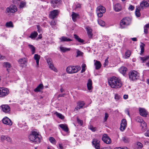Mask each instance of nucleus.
<instances>
[{"mask_svg": "<svg viewBox=\"0 0 149 149\" xmlns=\"http://www.w3.org/2000/svg\"><path fill=\"white\" fill-rule=\"evenodd\" d=\"M109 86L113 88L118 89L120 88L123 85L121 80L118 78L113 76L108 80Z\"/></svg>", "mask_w": 149, "mask_h": 149, "instance_id": "f257e3e1", "label": "nucleus"}, {"mask_svg": "<svg viewBox=\"0 0 149 149\" xmlns=\"http://www.w3.org/2000/svg\"><path fill=\"white\" fill-rule=\"evenodd\" d=\"M41 136L39 134L36 130H33L29 136V139L31 141L39 143L40 141Z\"/></svg>", "mask_w": 149, "mask_h": 149, "instance_id": "f03ea898", "label": "nucleus"}, {"mask_svg": "<svg viewBox=\"0 0 149 149\" xmlns=\"http://www.w3.org/2000/svg\"><path fill=\"white\" fill-rule=\"evenodd\" d=\"M80 69V67L78 66H69L66 68V71L68 73L73 74L77 72Z\"/></svg>", "mask_w": 149, "mask_h": 149, "instance_id": "7ed1b4c3", "label": "nucleus"}, {"mask_svg": "<svg viewBox=\"0 0 149 149\" xmlns=\"http://www.w3.org/2000/svg\"><path fill=\"white\" fill-rule=\"evenodd\" d=\"M131 19L129 17L123 18L121 20L120 23V25L121 28L123 29L126 27L130 24L131 23Z\"/></svg>", "mask_w": 149, "mask_h": 149, "instance_id": "20e7f679", "label": "nucleus"}, {"mask_svg": "<svg viewBox=\"0 0 149 149\" xmlns=\"http://www.w3.org/2000/svg\"><path fill=\"white\" fill-rule=\"evenodd\" d=\"M139 73L135 71L130 72L129 73V76L130 79L132 81H135L139 78Z\"/></svg>", "mask_w": 149, "mask_h": 149, "instance_id": "39448f33", "label": "nucleus"}, {"mask_svg": "<svg viewBox=\"0 0 149 149\" xmlns=\"http://www.w3.org/2000/svg\"><path fill=\"white\" fill-rule=\"evenodd\" d=\"M9 93L8 89L6 88H0V97H3L8 95Z\"/></svg>", "mask_w": 149, "mask_h": 149, "instance_id": "423d86ee", "label": "nucleus"}, {"mask_svg": "<svg viewBox=\"0 0 149 149\" xmlns=\"http://www.w3.org/2000/svg\"><path fill=\"white\" fill-rule=\"evenodd\" d=\"M17 11V7L14 5H11L9 7H8L6 9L7 13H14Z\"/></svg>", "mask_w": 149, "mask_h": 149, "instance_id": "0eeeda50", "label": "nucleus"}, {"mask_svg": "<svg viewBox=\"0 0 149 149\" xmlns=\"http://www.w3.org/2000/svg\"><path fill=\"white\" fill-rule=\"evenodd\" d=\"M102 140L105 143L107 144H109L111 143V139L106 134L103 135L102 137Z\"/></svg>", "mask_w": 149, "mask_h": 149, "instance_id": "6e6552de", "label": "nucleus"}, {"mask_svg": "<svg viewBox=\"0 0 149 149\" xmlns=\"http://www.w3.org/2000/svg\"><path fill=\"white\" fill-rule=\"evenodd\" d=\"M61 0H51V5L54 8H55L58 7V5L61 4Z\"/></svg>", "mask_w": 149, "mask_h": 149, "instance_id": "1a4fd4ad", "label": "nucleus"}, {"mask_svg": "<svg viewBox=\"0 0 149 149\" xmlns=\"http://www.w3.org/2000/svg\"><path fill=\"white\" fill-rule=\"evenodd\" d=\"M85 105V103L84 101H79L77 103V106L75 108L74 110H79L80 109H82Z\"/></svg>", "mask_w": 149, "mask_h": 149, "instance_id": "9d476101", "label": "nucleus"}, {"mask_svg": "<svg viewBox=\"0 0 149 149\" xmlns=\"http://www.w3.org/2000/svg\"><path fill=\"white\" fill-rule=\"evenodd\" d=\"M100 141L97 139H93L92 143L93 146L96 149H100Z\"/></svg>", "mask_w": 149, "mask_h": 149, "instance_id": "9b49d317", "label": "nucleus"}, {"mask_svg": "<svg viewBox=\"0 0 149 149\" xmlns=\"http://www.w3.org/2000/svg\"><path fill=\"white\" fill-rule=\"evenodd\" d=\"M59 13V11L58 10H54L50 12L49 16L51 19H54Z\"/></svg>", "mask_w": 149, "mask_h": 149, "instance_id": "f8f14e48", "label": "nucleus"}, {"mask_svg": "<svg viewBox=\"0 0 149 149\" xmlns=\"http://www.w3.org/2000/svg\"><path fill=\"white\" fill-rule=\"evenodd\" d=\"M127 125L126 121L125 119H123L120 124V129L121 131H123L125 129Z\"/></svg>", "mask_w": 149, "mask_h": 149, "instance_id": "ddd939ff", "label": "nucleus"}, {"mask_svg": "<svg viewBox=\"0 0 149 149\" xmlns=\"http://www.w3.org/2000/svg\"><path fill=\"white\" fill-rule=\"evenodd\" d=\"M2 122L3 124L9 125H11L12 124L11 120L7 117H5L3 119Z\"/></svg>", "mask_w": 149, "mask_h": 149, "instance_id": "4468645a", "label": "nucleus"}, {"mask_svg": "<svg viewBox=\"0 0 149 149\" xmlns=\"http://www.w3.org/2000/svg\"><path fill=\"white\" fill-rule=\"evenodd\" d=\"M58 126L64 132L67 133H69V132L68 128L66 124H61L59 125Z\"/></svg>", "mask_w": 149, "mask_h": 149, "instance_id": "2eb2a0df", "label": "nucleus"}, {"mask_svg": "<svg viewBox=\"0 0 149 149\" xmlns=\"http://www.w3.org/2000/svg\"><path fill=\"white\" fill-rule=\"evenodd\" d=\"M113 10L116 12H118L122 10L121 5L120 3H116L113 6Z\"/></svg>", "mask_w": 149, "mask_h": 149, "instance_id": "dca6fc26", "label": "nucleus"}, {"mask_svg": "<svg viewBox=\"0 0 149 149\" xmlns=\"http://www.w3.org/2000/svg\"><path fill=\"white\" fill-rule=\"evenodd\" d=\"M3 111L5 113H8L10 110V108L7 105H3L1 106Z\"/></svg>", "mask_w": 149, "mask_h": 149, "instance_id": "f3484780", "label": "nucleus"}, {"mask_svg": "<svg viewBox=\"0 0 149 149\" xmlns=\"http://www.w3.org/2000/svg\"><path fill=\"white\" fill-rule=\"evenodd\" d=\"M139 111L140 115L144 117H146L147 115V113L146 110L143 108H139Z\"/></svg>", "mask_w": 149, "mask_h": 149, "instance_id": "a211bd4d", "label": "nucleus"}, {"mask_svg": "<svg viewBox=\"0 0 149 149\" xmlns=\"http://www.w3.org/2000/svg\"><path fill=\"white\" fill-rule=\"evenodd\" d=\"M1 139L2 141L6 140L8 142H10L11 141V138L8 136H1Z\"/></svg>", "mask_w": 149, "mask_h": 149, "instance_id": "6ab92c4d", "label": "nucleus"}, {"mask_svg": "<svg viewBox=\"0 0 149 149\" xmlns=\"http://www.w3.org/2000/svg\"><path fill=\"white\" fill-rule=\"evenodd\" d=\"M33 58L34 59L36 60V67H38L40 56L37 54H36L34 55Z\"/></svg>", "mask_w": 149, "mask_h": 149, "instance_id": "aec40b11", "label": "nucleus"}, {"mask_svg": "<svg viewBox=\"0 0 149 149\" xmlns=\"http://www.w3.org/2000/svg\"><path fill=\"white\" fill-rule=\"evenodd\" d=\"M86 29L87 31L88 37L89 38H91L93 36V33H92V29L88 26L86 27Z\"/></svg>", "mask_w": 149, "mask_h": 149, "instance_id": "412c9836", "label": "nucleus"}, {"mask_svg": "<svg viewBox=\"0 0 149 149\" xmlns=\"http://www.w3.org/2000/svg\"><path fill=\"white\" fill-rule=\"evenodd\" d=\"M71 16L72 20L74 22L76 21V19L77 18H79V15L73 12H72Z\"/></svg>", "mask_w": 149, "mask_h": 149, "instance_id": "4be33fe9", "label": "nucleus"}, {"mask_svg": "<svg viewBox=\"0 0 149 149\" xmlns=\"http://www.w3.org/2000/svg\"><path fill=\"white\" fill-rule=\"evenodd\" d=\"M140 126L141 130L143 132L145 131L147 129L146 124L144 121L140 123Z\"/></svg>", "mask_w": 149, "mask_h": 149, "instance_id": "5701e85b", "label": "nucleus"}, {"mask_svg": "<svg viewBox=\"0 0 149 149\" xmlns=\"http://www.w3.org/2000/svg\"><path fill=\"white\" fill-rule=\"evenodd\" d=\"M96 11H99L102 13H105L106 12V9L104 7L100 6L97 7Z\"/></svg>", "mask_w": 149, "mask_h": 149, "instance_id": "b1692460", "label": "nucleus"}, {"mask_svg": "<svg viewBox=\"0 0 149 149\" xmlns=\"http://www.w3.org/2000/svg\"><path fill=\"white\" fill-rule=\"evenodd\" d=\"M94 61H95L94 65L95 66V69L96 70H98L100 69L101 66L100 62L99 61L95 60H94Z\"/></svg>", "mask_w": 149, "mask_h": 149, "instance_id": "393cba45", "label": "nucleus"}, {"mask_svg": "<svg viewBox=\"0 0 149 149\" xmlns=\"http://www.w3.org/2000/svg\"><path fill=\"white\" fill-rule=\"evenodd\" d=\"M61 42H70L72 41V40L65 36H62L59 38Z\"/></svg>", "mask_w": 149, "mask_h": 149, "instance_id": "a878e982", "label": "nucleus"}, {"mask_svg": "<svg viewBox=\"0 0 149 149\" xmlns=\"http://www.w3.org/2000/svg\"><path fill=\"white\" fill-rule=\"evenodd\" d=\"M43 87L44 86L42 84H40L34 89V91L35 92H40L41 90L43 89Z\"/></svg>", "mask_w": 149, "mask_h": 149, "instance_id": "bb28decb", "label": "nucleus"}, {"mask_svg": "<svg viewBox=\"0 0 149 149\" xmlns=\"http://www.w3.org/2000/svg\"><path fill=\"white\" fill-rule=\"evenodd\" d=\"M18 63L20 64H25L27 63V60L25 58H23L19 59L18 61Z\"/></svg>", "mask_w": 149, "mask_h": 149, "instance_id": "cd10ccee", "label": "nucleus"}, {"mask_svg": "<svg viewBox=\"0 0 149 149\" xmlns=\"http://www.w3.org/2000/svg\"><path fill=\"white\" fill-rule=\"evenodd\" d=\"M127 70V68L123 66L121 67L119 69L120 72L123 74H124L126 73Z\"/></svg>", "mask_w": 149, "mask_h": 149, "instance_id": "c85d7f7f", "label": "nucleus"}, {"mask_svg": "<svg viewBox=\"0 0 149 149\" xmlns=\"http://www.w3.org/2000/svg\"><path fill=\"white\" fill-rule=\"evenodd\" d=\"M60 49L61 52L64 53L70 51L71 50V48L64 47L61 46L60 47Z\"/></svg>", "mask_w": 149, "mask_h": 149, "instance_id": "c756f323", "label": "nucleus"}, {"mask_svg": "<svg viewBox=\"0 0 149 149\" xmlns=\"http://www.w3.org/2000/svg\"><path fill=\"white\" fill-rule=\"evenodd\" d=\"M87 86L88 90H90L92 88V81L90 79L88 80Z\"/></svg>", "mask_w": 149, "mask_h": 149, "instance_id": "7c9ffc66", "label": "nucleus"}, {"mask_svg": "<svg viewBox=\"0 0 149 149\" xmlns=\"http://www.w3.org/2000/svg\"><path fill=\"white\" fill-rule=\"evenodd\" d=\"M74 38L78 42L81 43H82L84 42V40L81 39L77 35L75 34L74 35Z\"/></svg>", "mask_w": 149, "mask_h": 149, "instance_id": "2f4dec72", "label": "nucleus"}, {"mask_svg": "<svg viewBox=\"0 0 149 149\" xmlns=\"http://www.w3.org/2000/svg\"><path fill=\"white\" fill-rule=\"evenodd\" d=\"M28 46L31 50L32 54H34L36 52V48L34 47L33 45L31 44H29Z\"/></svg>", "mask_w": 149, "mask_h": 149, "instance_id": "473e14b6", "label": "nucleus"}, {"mask_svg": "<svg viewBox=\"0 0 149 149\" xmlns=\"http://www.w3.org/2000/svg\"><path fill=\"white\" fill-rule=\"evenodd\" d=\"M140 6L142 8H143V7H148L149 6V4L147 1H144L140 4Z\"/></svg>", "mask_w": 149, "mask_h": 149, "instance_id": "72a5a7b5", "label": "nucleus"}, {"mask_svg": "<svg viewBox=\"0 0 149 149\" xmlns=\"http://www.w3.org/2000/svg\"><path fill=\"white\" fill-rule=\"evenodd\" d=\"M3 66L7 68V70H8V68H10L11 67V64L9 62H4L3 64Z\"/></svg>", "mask_w": 149, "mask_h": 149, "instance_id": "f704fd0d", "label": "nucleus"}, {"mask_svg": "<svg viewBox=\"0 0 149 149\" xmlns=\"http://www.w3.org/2000/svg\"><path fill=\"white\" fill-rule=\"evenodd\" d=\"M38 33L37 32L34 31L31 33L29 37L32 39L35 38L37 36Z\"/></svg>", "mask_w": 149, "mask_h": 149, "instance_id": "c9c22d12", "label": "nucleus"}, {"mask_svg": "<svg viewBox=\"0 0 149 149\" xmlns=\"http://www.w3.org/2000/svg\"><path fill=\"white\" fill-rule=\"evenodd\" d=\"M131 54L130 51L129 50H127L125 52V58H129Z\"/></svg>", "mask_w": 149, "mask_h": 149, "instance_id": "e433bc0d", "label": "nucleus"}, {"mask_svg": "<svg viewBox=\"0 0 149 149\" xmlns=\"http://www.w3.org/2000/svg\"><path fill=\"white\" fill-rule=\"evenodd\" d=\"M148 28H149V23L146 24L144 26V32L145 33L147 34L148 33Z\"/></svg>", "mask_w": 149, "mask_h": 149, "instance_id": "4c0bfd02", "label": "nucleus"}, {"mask_svg": "<svg viewBox=\"0 0 149 149\" xmlns=\"http://www.w3.org/2000/svg\"><path fill=\"white\" fill-rule=\"evenodd\" d=\"M139 58L140 59V60L142 61V62L144 63L147 60L149 59V56H145L143 57H140Z\"/></svg>", "mask_w": 149, "mask_h": 149, "instance_id": "58836bf2", "label": "nucleus"}, {"mask_svg": "<svg viewBox=\"0 0 149 149\" xmlns=\"http://www.w3.org/2000/svg\"><path fill=\"white\" fill-rule=\"evenodd\" d=\"M6 26L7 27H13V23L12 22L10 21L8 22H7L6 24Z\"/></svg>", "mask_w": 149, "mask_h": 149, "instance_id": "ea45409f", "label": "nucleus"}, {"mask_svg": "<svg viewBox=\"0 0 149 149\" xmlns=\"http://www.w3.org/2000/svg\"><path fill=\"white\" fill-rule=\"evenodd\" d=\"M49 68L52 70L54 71L55 72H57V69L54 67L53 65L51 63L49 65Z\"/></svg>", "mask_w": 149, "mask_h": 149, "instance_id": "a19ab883", "label": "nucleus"}, {"mask_svg": "<svg viewBox=\"0 0 149 149\" xmlns=\"http://www.w3.org/2000/svg\"><path fill=\"white\" fill-rule=\"evenodd\" d=\"M55 114L56 116L60 118L61 119H63L64 118V116L61 113H58L57 112H56Z\"/></svg>", "mask_w": 149, "mask_h": 149, "instance_id": "79ce46f5", "label": "nucleus"}, {"mask_svg": "<svg viewBox=\"0 0 149 149\" xmlns=\"http://www.w3.org/2000/svg\"><path fill=\"white\" fill-rule=\"evenodd\" d=\"M145 46V44L143 43H141V44L140 46V47L141 49V54H143L144 52V47Z\"/></svg>", "mask_w": 149, "mask_h": 149, "instance_id": "37998d69", "label": "nucleus"}, {"mask_svg": "<svg viewBox=\"0 0 149 149\" xmlns=\"http://www.w3.org/2000/svg\"><path fill=\"white\" fill-rule=\"evenodd\" d=\"M98 24L101 26H105L104 22L101 19H98Z\"/></svg>", "mask_w": 149, "mask_h": 149, "instance_id": "c03bdc74", "label": "nucleus"}, {"mask_svg": "<svg viewBox=\"0 0 149 149\" xmlns=\"http://www.w3.org/2000/svg\"><path fill=\"white\" fill-rule=\"evenodd\" d=\"M26 5V2L24 1H21L20 3L19 7L20 8H23Z\"/></svg>", "mask_w": 149, "mask_h": 149, "instance_id": "a18cd8bd", "label": "nucleus"}, {"mask_svg": "<svg viewBox=\"0 0 149 149\" xmlns=\"http://www.w3.org/2000/svg\"><path fill=\"white\" fill-rule=\"evenodd\" d=\"M49 141L52 143L55 144L56 143V140L53 137H50L49 138Z\"/></svg>", "mask_w": 149, "mask_h": 149, "instance_id": "49530a36", "label": "nucleus"}, {"mask_svg": "<svg viewBox=\"0 0 149 149\" xmlns=\"http://www.w3.org/2000/svg\"><path fill=\"white\" fill-rule=\"evenodd\" d=\"M136 121L137 122L140 123H142L143 121H144V120L142 119L141 117H137L136 119Z\"/></svg>", "mask_w": 149, "mask_h": 149, "instance_id": "de8ad7c7", "label": "nucleus"}, {"mask_svg": "<svg viewBox=\"0 0 149 149\" xmlns=\"http://www.w3.org/2000/svg\"><path fill=\"white\" fill-rule=\"evenodd\" d=\"M122 140L125 143H128L129 142V139L126 137H123L122 138Z\"/></svg>", "mask_w": 149, "mask_h": 149, "instance_id": "09e8293b", "label": "nucleus"}, {"mask_svg": "<svg viewBox=\"0 0 149 149\" xmlns=\"http://www.w3.org/2000/svg\"><path fill=\"white\" fill-rule=\"evenodd\" d=\"M77 50V57H78L79 56H82L83 53L81 51H79L78 49H76Z\"/></svg>", "mask_w": 149, "mask_h": 149, "instance_id": "8fccbe9b", "label": "nucleus"}, {"mask_svg": "<svg viewBox=\"0 0 149 149\" xmlns=\"http://www.w3.org/2000/svg\"><path fill=\"white\" fill-rule=\"evenodd\" d=\"M121 97L118 94H116L115 95V99L116 100H118L120 99Z\"/></svg>", "mask_w": 149, "mask_h": 149, "instance_id": "3c124183", "label": "nucleus"}, {"mask_svg": "<svg viewBox=\"0 0 149 149\" xmlns=\"http://www.w3.org/2000/svg\"><path fill=\"white\" fill-rule=\"evenodd\" d=\"M96 13L98 17H102L103 16V13H104L102 12H100L99 11H96Z\"/></svg>", "mask_w": 149, "mask_h": 149, "instance_id": "603ef678", "label": "nucleus"}, {"mask_svg": "<svg viewBox=\"0 0 149 149\" xmlns=\"http://www.w3.org/2000/svg\"><path fill=\"white\" fill-rule=\"evenodd\" d=\"M89 129L91 130L92 131L94 132L96 130L95 127H94L93 126L91 125L89 127Z\"/></svg>", "mask_w": 149, "mask_h": 149, "instance_id": "864d4df0", "label": "nucleus"}, {"mask_svg": "<svg viewBox=\"0 0 149 149\" xmlns=\"http://www.w3.org/2000/svg\"><path fill=\"white\" fill-rule=\"evenodd\" d=\"M77 121L78 123L81 125H82L83 124V121L82 120H80L79 118H77Z\"/></svg>", "mask_w": 149, "mask_h": 149, "instance_id": "5fc2aeb1", "label": "nucleus"}, {"mask_svg": "<svg viewBox=\"0 0 149 149\" xmlns=\"http://www.w3.org/2000/svg\"><path fill=\"white\" fill-rule=\"evenodd\" d=\"M50 24L52 26H54L56 25V22L55 21L53 20L51 22Z\"/></svg>", "mask_w": 149, "mask_h": 149, "instance_id": "6e6d98bb", "label": "nucleus"}, {"mask_svg": "<svg viewBox=\"0 0 149 149\" xmlns=\"http://www.w3.org/2000/svg\"><path fill=\"white\" fill-rule=\"evenodd\" d=\"M108 117V114L107 113H105L104 118V120L105 121H106L107 120V119Z\"/></svg>", "mask_w": 149, "mask_h": 149, "instance_id": "4d7b16f0", "label": "nucleus"}, {"mask_svg": "<svg viewBox=\"0 0 149 149\" xmlns=\"http://www.w3.org/2000/svg\"><path fill=\"white\" fill-rule=\"evenodd\" d=\"M135 14L136 16L138 17H140L141 15V14L140 12L135 11Z\"/></svg>", "mask_w": 149, "mask_h": 149, "instance_id": "13d9d810", "label": "nucleus"}, {"mask_svg": "<svg viewBox=\"0 0 149 149\" xmlns=\"http://www.w3.org/2000/svg\"><path fill=\"white\" fill-rule=\"evenodd\" d=\"M129 9L131 10H133L134 8V7L132 5H130L129 7Z\"/></svg>", "mask_w": 149, "mask_h": 149, "instance_id": "bf43d9fd", "label": "nucleus"}, {"mask_svg": "<svg viewBox=\"0 0 149 149\" xmlns=\"http://www.w3.org/2000/svg\"><path fill=\"white\" fill-rule=\"evenodd\" d=\"M58 147L60 149H63V147L62 144L61 143H59L58 144Z\"/></svg>", "mask_w": 149, "mask_h": 149, "instance_id": "052dcab7", "label": "nucleus"}, {"mask_svg": "<svg viewBox=\"0 0 149 149\" xmlns=\"http://www.w3.org/2000/svg\"><path fill=\"white\" fill-rule=\"evenodd\" d=\"M137 145L140 148H142L143 147V145L142 143L139 142L137 143Z\"/></svg>", "mask_w": 149, "mask_h": 149, "instance_id": "680f3d73", "label": "nucleus"}, {"mask_svg": "<svg viewBox=\"0 0 149 149\" xmlns=\"http://www.w3.org/2000/svg\"><path fill=\"white\" fill-rule=\"evenodd\" d=\"M81 7V5L80 4H77L75 8L77 9L80 8Z\"/></svg>", "mask_w": 149, "mask_h": 149, "instance_id": "e2e57ef3", "label": "nucleus"}, {"mask_svg": "<svg viewBox=\"0 0 149 149\" xmlns=\"http://www.w3.org/2000/svg\"><path fill=\"white\" fill-rule=\"evenodd\" d=\"M125 113L127 114L130 116V114H129V111L128 109H125Z\"/></svg>", "mask_w": 149, "mask_h": 149, "instance_id": "0e129e2a", "label": "nucleus"}, {"mask_svg": "<svg viewBox=\"0 0 149 149\" xmlns=\"http://www.w3.org/2000/svg\"><path fill=\"white\" fill-rule=\"evenodd\" d=\"M145 135L146 136L149 137V130L147 131L145 134Z\"/></svg>", "mask_w": 149, "mask_h": 149, "instance_id": "69168bd1", "label": "nucleus"}, {"mask_svg": "<svg viewBox=\"0 0 149 149\" xmlns=\"http://www.w3.org/2000/svg\"><path fill=\"white\" fill-rule=\"evenodd\" d=\"M108 61L107 60V59H106L105 60V61L104 64V66H106L108 65Z\"/></svg>", "mask_w": 149, "mask_h": 149, "instance_id": "338daca9", "label": "nucleus"}, {"mask_svg": "<svg viewBox=\"0 0 149 149\" xmlns=\"http://www.w3.org/2000/svg\"><path fill=\"white\" fill-rule=\"evenodd\" d=\"M37 28L38 29V31L39 32H41V30L40 29V26L39 25L37 26Z\"/></svg>", "mask_w": 149, "mask_h": 149, "instance_id": "774afa93", "label": "nucleus"}]
</instances>
